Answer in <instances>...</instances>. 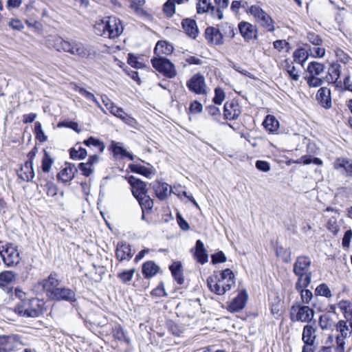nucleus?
Masks as SVG:
<instances>
[{
	"instance_id": "obj_1",
	"label": "nucleus",
	"mask_w": 352,
	"mask_h": 352,
	"mask_svg": "<svg viewBox=\"0 0 352 352\" xmlns=\"http://www.w3.org/2000/svg\"><path fill=\"white\" fill-rule=\"evenodd\" d=\"M207 285L210 292L217 295H223L235 285V276L230 269L220 273H214L207 278Z\"/></svg>"
},
{
	"instance_id": "obj_2",
	"label": "nucleus",
	"mask_w": 352,
	"mask_h": 352,
	"mask_svg": "<svg viewBox=\"0 0 352 352\" xmlns=\"http://www.w3.org/2000/svg\"><path fill=\"white\" fill-rule=\"evenodd\" d=\"M171 51L165 41H158L154 50V52L158 57L151 59L153 67L165 77L168 78H175L177 76V70L173 63L168 59L160 56V54H167Z\"/></svg>"
},
{
	"instance_id": "obj_3",
	"label": "nucleus",
	"mask_w": 352,
	"mask_h": 352,
	"mask_svg": "<svg viewBox=\"0 0 352 352\" xmlns=\"http://www.w3.org/2000/svg\"><path fill=\"white\" fill-rule=\"evenodd\" d=\"M45 302L36 298L21 300L14 307V312L20 316L38 318L43 314Z\"/></svg>"
},
{
	"instance_id": "obj_4",
	"label": "nucleus",
	"mask_w": 352,
	"mask_h": 352,
	"mask_svg": "<svg viewBox=\"0 0 352 352\" xmlns=\"http://www.w3.org/2000/svg\"><path fill=\"white\" fill-rule=\"evenodd\" d=\"M53 46L58 52H67L82 58L89 54V51L82 43L75 40H65L60 36L54 38Z\"/></svg>"
},
{
	"instance_id": "obj_5",
	"label": "nucleus",
	"mask_w": 352,
	"mask_h": 352,
	"mask_svg": "<svg viewBox=\"0 0 352 352\" xmlns=\"http://www.w3.org/2000/svg\"><path fill=\"white\" fill-rule=\"evenodd\" d=\"M311 260L308 256H299L294 264L293 272L298 276V287L309 286L311 281L312 272L309 271Z\"/></svg>"
},
{
	"instance_id": "obj_6",
	"label": "nucleus",
	"mask_w": 352,
	"mask_h": 352,
	"mask_svg": "<svg viewBox=\"0 0 352 352\" xmlns=\"http://www.w3.org/2000/svg\"><path fill=\"white\" fill-rule=\"evenodd\" d=\"M0 256L7 267L16 266L21 261L18 246L12 243L3 245V242L0 241Z\"/></svg>"
},
{
	"instance_id": "obj_7",
	"label": "nucleus",
	"mask_w": 352,
	"mask_h": 352,
	"mask_svg": "<svg viewBox=\"0 0 352 352\" xmlns=\"http://www.w3.org/2000/svg\"><path fill=\"white\" fill-rule=\"evenodd\" d=\"M314 316V311L309 306L294 305L290 309V319L292 322L309 323Z\"/></svg>"
},
{
	"instance_id": "obj_8",
	"label": "nucleus",
	"mask_w": 352,
	"mask_h": 352,
	"mask_svg": "<svg viewBox=\"0 0 352 352\" xmlns=\"http://www.w3.org/2000/svg\"><path fill=\"white\" fill-rule=\"evenodd\" d=\"M188 89L198 95L207 94V87L204 76L198 73L193 75L186 82Z\"/></svg>"
},
{
	"instance_id": "obj_9",
	"label": "nucleus",
	"mask_w": 352,
	"mask_h": 352,
	"mask_svg": "<svg viewBox=\"0 0 352 352\" xmlns=\"http://www.w3.org/2000/svg\"><path fill=\"white\" fill-rule=\"evenodd\" d=\"M60 283V280L58 278V274L54 272H51L47 278L39 283L49 298L51 297V294L58 288V286Z\"/></svg>"
},
{
	"instance_id": "obj_10",
	"label": "nucleus",
	"mask_w": 352,
	"mask_h": 352,
	"mask_svg": "<svg viewBox=\"0 0 352 352\" xmlns=\"http://www.w3.org/2000/svg\"><path fill=\"white\" fill-rule=\"evenodd\" d=\"M50 298L53 300H64L70 302H74L76 300L74 291L67 287H58L51 294Z\"/></svg>"
},
{
	"instance_id": "obj_11",
	"label": "nucleus",
	"mask_w": 352,
	"mask_h": 352,
	"mask_svg": "<svg viewBox=\"0 0 352 352\" xmlns=\"http://www.w3.org/2000/svg\"><path fill=\"white\" fill-rule=\"evenodd\" d=\"M127 180L131 186L132 194L136 199L147 194L145 182L132 175L129 176Z\"/></svg>"
},
{
	"instance_id": "obj_12",
	"label": "nucleus",
	"mask_w": 352,
	"mask_h": 352,
	"mask_svg": "<svg viewBox=\"0 0 352 352\" xmlns=\"http://www.w3.org/2000/svg\"><path fill=\"white\" fill-rule=\"evenodd\" d=\"M248 295L244 289L241 291L228 306V310L231 312H237L243 309L247 302Z\"/></svg>"
},
{
	"instance_id": "obj_13",
	"label": "nucleus",
	"mask_w": 352,
	"mask_h": 352,
	"mask_svg": "<svg viewBox=\"0 0 352 352\" xmlns=\"http://www.w3.org/2000/svg\"><path fill=\"white\" fill-rule=\"evenodd\" d=\"M206 40L216 45H220L223 43V35L219 29L214 27H208L205 31Z\"/></svg>"
},
{
	"instance_id": "obj_14",
	"label": "nucleus",
	"mask_w": 352,
	"mask_h": 352,
	"mask_svg": "<svg viewBox=\"0 0 352 352\" xmlns=\"http://www.w3.org/2000/svg\"><path fill=\"white\" fill-rule=\"evenodd\" d=\"M239 30L241 36L245 40L255 39L257 38L256 27L248 22H240L239 24Z\"/></svg>"
},
{
	"instance_id": "obj_15",
	"label": "nucleus",
	"mask_w": 352,
	"mask_h": 352,
	"mask_svg": "<svg viewBox=\"0 0 352 352\" xmlns=\"http://www.w3.org/2000/svg\"><path fill=\"white\" fill-rule=\"evenodd\" d=\"M94 28V32L97 35L110 38V16L104 17L96 21Z\"/></svg>"
},
{
	"instance_id": "obj_16",
	"label": "nucleus",
	"mask_w": 352,
	"mask_h": 352,
	"mask_svg": "<svg viewBox=\"0 0 352 352\" xmlns=\"http://www.w3.org/2000/svg\"><path fill=\"white\" fill-rule=\"evenodd\" d=\"M341 74V65L338 63H333L328 69L325 80L329 83L341 84L339 80Z\"/></svg>"
},
{
	"instance_id": "obj_17",
	"label": "nucleus",
	"mask_w": 352,
	"mask_h": 352,
	"mask_svg": "<svg viewBox=\"0 0 352 352\" xmlns=\"http://www.w3.org/2000/svg\"><path fill=\"white\" fill-rule=\"evenodd\" d=\"M333 166L336 170H340L341 173L347 177H352V160L347 158H337L333 162Z\"/></svg>"
},
{
	"instance_id": "obj_18",
	"label": "nucleus",
	"mask_w": 352,
	"mask_h": 352,
	"mask_svg": "<svg viewBox=\"0 0 352 352\" xmlns=\"http://www.w3.org/2000/svg\"><path fill=\"white\" fill-rule=\"evenodd\" d=\"M133 255L130 245L126 242L118 243L116 250V256L119 261L129 260Z\"/></svg>"
},
{
	"instance_id": "obj_19",
	"label": "nucleus",
	"mask_w": 352,
	"mask_h": 352,
	"mask_svg": "<svg viewBox=\"0 0 352 352\" xmlns=\"http://www.w3.org/2000/svg\"><path fill=\"white\" fill-rule=\"evenodd\" d=\"M34 175L33 163L30 159L26 161L21 166L20 170L18 172V176L23 181L30 182L34 177Z\"/></svg>"
},
{
	"instance_id": "obj_20",
	"label": "nucleus",
	"mask_w": 352,
	"mask_h": 352,
	"mask_svg": "<svg viewBox=\"0 0 352 352\" xmlns=\"http://www.w3.org/2000/svg\"><path fill=\"white\" fill-rule=\"evenodd\" d=\"M241 114L240 107L234 102H226L224 104V116L228 120H235Z\"/></svg>"
},
{
	"instance_id": "obj_21",
	"label": "nucleus",
	"mask_w": 352,
	"mask_h": 352,
	"mask_svg": "<svg viewBox=\"0 0 352 352\" xmlns=\"http://www.w3.org/2000/svg\"><path fill=\"white\" fill-rule=\"evenodd\" d=\"M153 189L156 197L160 200L166 199L171 192L170 186L165 182H156L153 184Z\"/></svg>"
},
{
	"instance_id": "obj_22",
	"label": "nucleus",
	"mask_w": 352,
	"mask_h": 352,
	"mask_svg": "<svg viewBox=\"0 0 352 352\" xmlns=\"http://www.w3.org/2000/svg\"><path fill=\"white\" fill-rule=\"evenodd\" d=\"M316 99L319 104L325 109L331 107V91L327 87H321L318 91Z\"/></svg>"
},
{
	"instance_id": "obj_23",
	"label": "nucleus",
	"mask_w": 352,
	"mask_h": 352,
	"mask_svg": "<svg viewBox=\"0 0 352 352\" xmlns=\"http://www.w3.org/2000/svg\"><path fill=\"white\" fill-rule=\"evenodd\" d=\"M316 329L310 324L304 327L302 334V340L305 344L313 346L316 338Z\"/></svg>"
},
{
	"instance_id": "obj_24",
	"label": "nucleus",
	"mask_w": 352,
	"mask_h": 352,
	"mask_svg": "<svg viewBox=\"0 0 352 352\" xmlns=\"http://www.w3.org/2000/svg\"><path fill=\"white\" fill-rule=\"evenodd\" d=\"M111 151L113 156L118 159L128 157L131 160H134V156L129 153L126 149L122 146L121 143H117L111 141Z\"/></svg>"
},
{
	"instance_id": "obj_25",
	"label": "nucleus",
	"mask_w": 352,
	"mask_h": 352,
	"mask_svg": "<svg viewBox=\"0 0 352 352\" xmlns=\"http://www.w3.org/2000/svg\"><path fill=\"white\" fill-rule=\"evenodd\" d=\"M195 256L197 261L202 265L208 261L207 251L201 240H197L196 242Z\"/></svg>"
},
{
	"instance_id": "obj_26",
	"label": "nucleus",
	"mask_w": 352,
	"mask_h": 352,
	"mask_svg": "<svg viewBox=\"0 0 352 352\" xmlns=\"http://www.w3.org/2000/svg\"><path fill=\"white\" fill-rule=\"evenodd\" d=\"M182 27L186 34L195 38L199 33L195 21L190 19H186L182 21Z\"/></svg>"
},
{
	"instance_id": "obj_27",
	"label": "nucleus",
	"mask_w": 352,
	"mask_h": 352,
	"mask_svg": "<svg viewBox=\"0 0 352 352\" xmlns=\"http://www.w3.org/2000/svg\"><path fill=\"white\" fill-rule=\"evenodd\" d=\"M111 114L114 115L116 117L120 118L124 123L128 124H133L135 122V120L133 118L128 115L125 113L122 109L119 108L113 105L111 103Z\"/></svg>"
},
{
	"instance_id": "obj_28",
	"label": "nucleus",
	"mask_w": 352,
	"mask_h": 352,
	"mask_svg": "<svg viewBox=\"0 0 352 352\" xmlns=\"http://www.w3.org/2000/svg\"><path fill=\"white\" fill-rule=\"evenodd\" d=\"M169 269L173 276L179 285L184 283V278L182 273V266L179 262H174L170 265Z\"/></svg>"
},
{
	"instance_id": "obj_29",
	"label": "nucleus",
	"mask_w": 352,
	"mask_h": 352,
	"mask_svg": "<svg viewBox=\"0 0 352 352\" xmlns=\"http://www.w3.org/2000/svg\"><path fill=\"white\" fill-rule=\"evenodd\" d=\"M77 171V168L74 165H69V166L63 169L58 174V178L63 182L66 183L71 181L74 177L75 172Z\"/></svg>"
},
{
	"instance_id": "obj_30",
	"label": "nucleus",
	"mask_w": 352,
	"mask_h": 352,
	"mask_svg": "<svg viewBox=\"0 0 352 352\" xmlns=\"http://www.w3.org/2000/svg\"><path fill=\"white\" fill-rule=\"evenodd\" d=\"M158 270L159 267L153 261H147L142 265V274L146 278L154 276Z\"/></svg>"
},
{
	"instance_id": "obj_31",
	"label": "nucleus",
	"mask_w": 352,
	"mask_h": 352,
	"mask_svg": "<svg viewBox=\"0 0 352 352\" xmlns=\"http://www.w3.org/2000/svg\"><path fill=\"white\" fill-rule=\"evenodd\" d=\"M263 124L266 130L271 133L276 132L279 128V122L272 115L266 116Z\"/></svg>"
},
{
	"instance_id": "obj_32",
	"label": "nucleus",
	"mask_w": 352,
	"mask_h": 352,
	"mask_svg": "<svg viewBox=\"0 0 352 352\" xmlns=\"http://www.w3.org/2000/svg\"><path fill=\"white\" fill-rule=\"evenodd\" d=\"M16 274L13 271H3L0 273V287L10 284L16 278Z\"/></svg>"
},
{
	"instance_id": "obj_33",
	"label": "nucleus",
	"mask_w": 352,
	"mask_h": 352,
	"mask_svg": "<svg viewBox=\"0 0 352 352\" xmlns=\"http://www.w3.org/2000/svg\"><path fill=\"white\" fill-rule=\"evenodd\" d=\"M129 168L132 172L142 175L146 177H151L154 175V172L152 170L140 164H129Z\"/></svg>"
},
{
	"instance_id": "obj_34",
	"label": "nucleus",
	"mask_w": 352,
	"mask_h": 352,
	"mask_svg": "<svg viewBox=\"0 0 352 352\" xmlns=\"http://www.w3.org/2000/svg\"><path fill=\"white\" fill-rule=\"evenodd\" d=\"M307 287L300 285V287H298V283H296V289L300 292L302 302L305 304H309L313 298L312 292L306 289Z\"/></svg>"
},
{
	"instance_id": "obj_35",
	"label": "nucleus",
	"mask_w": 352,
	"mask_h": 352,
	"mask_svg": "<svg viewBox=\"0 0 352 352\" xmlns=\"http://www.w3.org/2000/svg\"><path fill=\"white\" fill-rule=\"evenodd\" d=\"M324 70V65L316 61L311 62L307 67L309 75L319 76Z\"/></svg>"
},
{
	"instance_id": "obj_36",
	"label": "nucleus",
	"mask_w": 352,
	"mask_h": 352,
	"mask_svg": "<svg viewBox=\"0 0 352 352\" xmlns=\"http://www.w3.org/2000/svg\"><path fill=\"white\" fill-rule=\"evenodd\" d=\"M340 309L343 310V314L346 319L345 322H348L351 327H352V303L342 302L340 304Z\"/></svg>"
},
{
	"instance_id": "obj_37",
	"label": "nucleus",
	"mask_w": 352,
	"mask_h": 352,
	"mask_svg": "<svg viewBox=\"0 0 352 352\" xmlns=\"http://www.w3.org/2000/svg\"><path fill=\"white\" fill-rule=\"evenodd\" d=\"M308 57V52L304 48L297 49L293 54L294 60L302 66L307 60Z\"/></svg>"
},
{
	"instance_id": "obj_38",
	"label": "nucleus",
	"mask_w": 352,
	"mask_h": 352,
	"mask_svg": "<svg viewBox=\"0 0 352 352\" xmlns=\"http://www.w3.org/2000/svg\"><path fill=\"white\" fill-rule=\"evenodd\" d=\"M347 323L348 322H345L344 320H340L336 324L337 331L341 334L340 337L344 339L350 335L352 331L351 326L349 324H347Z\"/></svg>"
},
{
	"instance_id": "obj_39",
	"label": "nucleus",
	"mask_w": 352,
	"mask_h": 352,
	"mask_svg": "<svg viewBox=\"0 0 352 352\" xmlns=\"http://www.w3.org/2000/svg\"><path fill=\"white\" fill-rule=\"evenodd\" d=\"M257 23L262 27L266 28L269 32H274L275 30L274 22L267 13L263 15Z\"/></svg>"
},
{
	"instance_id": "obj_40",
	"label": "nucleus",
	"mask_w": 352,
	"mask_h": 352,
	"mask_svg": "<svg viewBox=\"0 0 352 352\" xmlns=\"http://www.w3.org/2000/svg\"><path fill=\"white\" fill-rule=\"evenodd\" d=\"M111 23H113V25H111V38L118 37L124 30L122 23L119 19L116 18H111Z\"/></svg>"
},
{
	"instance_id": "obj_41",
	"label": "nucleus",
	"mask_w": 352,
	"mask_h": 352,
	"mask_svg": "<svg viewBox=\"0 0 352 352\" xmlns=\"http://www.w3.org/2000/svg\"><path fill=\"white\" fill-rule=\"evenodd\" d=\"M12 337L0 336V352H10L12 350Z\"/></svg>"
},
{
	"instance_id": "obj_42",
	"label": "nucleus",
	"mask_w": 352,
	"mask_h": 352,
	"mask_svg": "<svg viewBox=\"0 0 352 352\" xmlns=\"http://www.w3.org/2000/svg\"><path fill=\"white\" fill-rule=\"evenodd\" d=\"M285 67L289 77L292 80L294 81H298L299 80V72L297 70L296 67L292 65V63H289L288 61H285Z\"/></svg>"
},
{
	"instance_id": "obj_43",
	"label": "nucleus",
	"mask_w": 352,
	"mask_h": 352,
	"mask_svg": "<svg viewBox=\"0 0 352 352\" xmlns=\"http://www.w3.org/2000/svg\"><path fill=\"white\" fill-rule=\"evenodd\" d=\"M335 54L338 61L345 65H352V58L346 52H344L342 49H336Z\"/></svg>"
},
{
	"instance_id": "obj_44",
	"label": "nucleus",
	"mask_w": 352,
	"mask_h": 352,
	"mask_svg": "<svg viewBox=\"0 0 352 352\" xmlns=\"http://www.w3.org/2000/svg\"><path fill=\"white\" fill-rule=\"evenodd\" d=\"M131 1V8L138 15H145L146 11L144 10L142 6L144 5L145 0H129Z\"/></svg>"
},
{
	"instance_id": "obj_45",
	"label": "nucleus",
	"mask_w": 352,
	"mask_h": 352,
	"mask_svg": "<svg viewBox=\"0 0 352 352\" xmlns=\"http://www.w3.org/2000/svg\"><path fill=\"white\" fill-rule=\"evenodd\" d=\"M137 200L138 201L143 212L144 210H151L153 207V201L148 195H147V194L142 197H139Z\"/></svg>"
},
{
	"instance_id": "obj_46",
	"label": "nucleus",
	"mask_w": 352,
	"mask_h": 352,
	"mask_svg": "<svg viewBox=\"0 0 352 352\" xmlns=\"http://www.w3.org/2000/svg\"><path fill=\"white\" fill-rule=\"evenodd\" d=\"M54 163V160L51 157L50 155L44 150V155L42 159V170L44 173H48L50 170L51 166Z\"/></svg>"
},
{
	"instance_id": "obj_47",
	"label": "nucleus",
	"mask_w": 352,
	"mask_h": 352,
	"mask_svg": "<svg viewBox=\"0 0 352 352\" xmlns=\"http://www.w3.org/2000/svg\"><path fill=\"white\" fill-rule=\"evenodd\" d=\"M113 336L116 339L125 342L126 344H129L130 340L126 335V333L124 331L123 329L120 327H116L113 331Z\"/></svg>"
},
{
	"instance_id": "obj_48",
	"label": "nucleus",
	"mask_w": 352,
	"mask_h": 352,
	"mask_svg": "<svg viewBox=\"0 0 352 352\" xmlns=\"http://www.w3.org/2000/svg\"><path fill=\"white\" fill-rule=\"evenodd\" d=\"M69 154L73 160H82L87 156V153L85 148L79 146L78 149L75 148H71Z\"/></svg>"
},
{
	"instance_id": "obj_49",
	"label": "nucleus",
	"mask_w": 352,
	"mask_h": 352,
	"mask_svg": "<svg viewBox=\"0 0 352 352\" xmlns=\"http://www.w3.org/2000/svg\"><path fill=\"white\" fill-rule=\"evenodd\" d=\"M211 7L210 0H199L196 6L198 14H204L208 12Z\"/></svg>"
},
{
	"instance_id": "obj_50",
	"label": "nucleus",
	"mask_w": 352,
	"mask_h": 352,
	"mask_svg": "<svg viewBox=\"0 0 352 352\" xmlns=\"http://www.w3.org/2000/svg\"><path fill=\"white\" fill-rule=\"evenodd\" d=\"M83 144L87 146H94L97 147L100 152H102L104 149V144L99 140L91 136L88 139L84 140Z\"/></svg>"
},
{
	"instance_id": "obj_51",
	"label": "nucleus",
	"mask_w": 352,
	"mask_h": 352,
	"mask_svg": "<svg viewBox=\"0 0 352 352\" xmlns=\"http://www.w3.org/2000/svg\"><path fill=\"white\" fill-rule=\"evenodd\" d=\"M248 12L254 16L256 22L266 14V12L258 6L254 5L249 8Z\"/></svg>"
},
{
	"instance_id": "obj_52",
	"label": "nucleus",
	"mask_w": 352,
	"mask_h": 352,
	"mask_svg": "<svg viewBox=\"0 0 352 352\" xmlns=\"http://www.w3.org/2000/svg\"><path fill=\"white\" fill-rule=\"evenodd\" d=\"M318 76L309 75L305 78L307 83L310 87H318L323 84L324 80Z\"/></svg>"
},
{
	"instance_id": "obj_53",
	"label": "nucleus",
	"mask_w": 352,
	"mask_h": 352,
	"mask_svg": "<svg viewBox=\"0 0 352 352\" xmlns=\"http://www.w3.org/2000/svg\"><path fill=\"white\" fill-rule=\"evenodd\" d=\"M315 294L316 296H325L327 298H329L331 296V293L329 287L324 283L319 285L316 288Z\"/></svg>"
},
{
	"instance_id": "obj_54",
	"label": "nucleus",
	"mask_w": 352,
	"mask_h": 352,
	"mask_svg": "<svg viewBox=\"0 0 352 352\" xmlns=\"http://www.w3.org/2000/svg\"><path fill=\"white\" fill-rule=\"evenodd\" d=\"M135 272V269H131L129 270H124L118 274V276L121 281L126 283L131 280L133 274Z\"/></svg>"
},
{
	"instance_id": "obj_55",
	"label": "nucleus",
	"mask_w": 352,
	"mask_h": 352,
	"mask_svg": "<svg viewBox=\"0 0 352 352\" xmlns=\"http://www.w3.org/2000/svg\"><path fill=\"white\" fill-rule=\"evenodd\" d=\"M163 10L167 16H172L175 12V3L173 0H168L164 3Z\"/></svg>"
},
{
	"instance_id": "obj_56",
	"label": "nucleus",
	"mask_w": 352,
	"mask_h": 352,
	"mask_svg": "<svg viewBox=\"0 0 352 352\" xmlns=\"http://www.w3.org/2000/svg\"><path fill=\"white\" fill-rule=\"evenodd\" d=\"M127 63L132 67L140 69L144 67V64L138 60V58L133 54H128Z\"/></svg>"
},
{
	"instance_id": "obj_57",
	"label": "nucleus",
	"mask_w": 352,
	"mask_h": 352,
	"mask_svg": "<svg viewBox=\"0 0 352 352\" xmlns=\"http://www.w3.org/2000/svg\"><path fill=\"white\" fill-rule=\"evenodd\" d=\"M309 54L314 58H322L325 54V49L320 46H314L309 49Z\"/></svg>"
},
{
	"instance_id": "obj_58",
	"label": "nucleus",
	"mask_w": 352,
	"mask_h": 352,
	"mask_svg": "<svg viewBox=\"0 0 352 352\" xmlns=\"http://www.w3.org/2000/svg\"><path fill=\"white\" fill-rule=\"evenodd\" d=\"M307 39L311 44L316 46H320L322 43L321 38L314 32H309L307 34Z\"/></svg>"
},
{
	"instance_id": "obj_59",
	"label": "nucleus",
	"mask_w": 352,
	"mask_h": 352,
	"mask_svg": "<svg viewBox=\"0 0 352 352\" xmlns=\"http://www.w3.org/2000/svg\"><path fill=\"white\" fill-rule=\"evenodd\" d=\"M214 92L215 95L213 98V102L217 104H221L225 99V93L220 88H216Z\"/></svg>"
},
{
	"instance_id": "obj_60",
	"label": "nucleus",
	"mask_w": 352,
	"mask_h": 352,
	"mask_svg": "<svg viewBox=\"0 0 352 352\" xmlns=\"http://www.w3.org/2000/svg\"><path fill=\"white\" fill-rule=\"evenodd\" d=\"M319 324L322 329H327L332 325V320L327 316H321L319 320Z\"/></svg>"
},
{
	"instance_id": "obj_61",
	"label": "nucleus",
	"mask_w": 352,
	"mask_h": 352,
	"mask_svg": "<svg viewBox=\"0 0 352 352\" xmlns=\"http://www.w3.org/2000/svg\"><path fill=\"white\" fill-rule=\"evenodd\" d=\"M212 263L213 264L224 263L226 261V256L225 254L220 251L212 255Z\"/></svg>"
},
{
	"instance_id": "obj_62",
	"label": "nucleus",
	"mask_w": 352,
	"mask_h": 352,
	"mask_svg": "<svg viewBox=\"0 0 352 352\" xmlns=\"http://www.w3.org/2000/svg\"><path fill=\"white\" fill-rule=\"evenodd\" d=\"M78 168L81 170L82 174L86 177H89L94 171L91 166H89L87 163H80L78 164Z\"/></svg>"
},
{
	"instance_id": "obj_63",
	"label": "nucleus",
	"mask_w": 352,
	"mask_h": 352,
	"mask_svg": "<svg viewBox=\"0 0 352 352\" xmlns=\"http://www.w3.org/2000/svg\"><path fill=\"white\" fill-rule=\"evenodd\" d=\"M222 30L225 36L230 38H233L234 36L235 32L232 25L225 23L222 25Z\"/></svg>"
},
{
	"instance_id": "obj_64",
	"label": "nucleus",
	"mask_w": 352,
	"mask_h": 352,
	"mask_svg": "<svg viewBox=\"0 0 352 352\" xmlns=\"http://www.w3.org/2000/svg\"><path fill=\"white\" fill-rule=\"evenodd\" d=\"M255 166L257 169L263 172H268L271 168L270 163L263 160H257Z\"/></svg>"
}]
</instances>
